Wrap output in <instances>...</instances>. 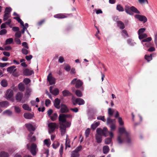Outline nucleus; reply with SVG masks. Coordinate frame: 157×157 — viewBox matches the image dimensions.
I'll list each match as a JSON object with an SVG mask.
<instances>
[{"label":"nucleus","instance_id":"34","mask_svg":"<svg viewBox=\"0 0 157 157\" xmlns=\"http://www.w3.org/2000/svg\"><path fill=\"white\" fill-rule=\"evenodd\" d=\"M59 143L58 141H55L52 144L53 147L56 149L57 148L59 145Z\"/></svg>","mask_w":157,"mask_h":157},{"label":"nucleus","instance_id":"13","mask_svg":"<svg viewBox=\"0 0 157 157\" xmlns=\"http://www.w3.org/2000/svg\"><path fill=\"white\" fill-rule=\"evenodd\" d=\"M59 123H64L66 122V119L65 118L64 114H60L59 117Z\"/></svg>","mask_w":157,"mask_h":157},{"label":"nucleus","instance_id":"2","mask_svg":"<svg viewBox=\"0 0 157 157\" xmlns=\"http://www.w3.org/2000/svg\"><path fill=\"white\" fill-rule=\"evenodd\" d=\"M125 11L127 13L132 15L133 14V12L136 13H140V12L133 6L130 7L128 6H126L125 7Z\"/></svg>","mask_w":157,"mask_h":157},{"label":"nucleus","instance_id":"48","mask_svg":"<svg viewBox=\"0 0 157 157\" xmlns=\"http://www.w3.org/2000/svg\"><path fill=\"white\" fill-rule=\"evenodd\" d=\"M152 40V38L151 37H148L143 39L142 40V42H149L150 41Z\"/></svg>","mask_w":157,"mask_h":157},{"label":"nucleus","instance_id":"29","mask_svg":"<svg viewBox=\"0 0 157 157\" xmlns=\"http://www.w3.org/2000/svg\"><path fill=\"white\" fill-rule=\"evenodd\" d=\"M99 122H97L91 125V128L93 130H94L99 125Z\"/></svg>","mask_w":157,"mask_h":157},{"label":"nucleus","instance_id":"33","mask_svg":"<svg viewBox=\"0 0 157 157\" xmlns=\"http://www.w3.org/2000/svg\"><path fill=\"white\" fill-rule=\"evenodd\" d=\"M57 116H58L57 114V113H54L53 114V115L52 116H51L50 117L51 120L52 121H54L55 120H56V119H57Z\"/></svg>","mask_w":157,"mask_h":157},{"label":"nucleus","instance_id":"24","mask_svg":"<svg viewBox=\"0 0 157 157\" xmlns=\"http://www.w3.org/2000/svg\"><path fill=\"white\" fill-rule=\"evenodd\" d=\"M63 96L64 97L70 96L72 94L68 90H64L62 92Z\"/></svg>","mask_w":157,"mask_h":157},{"label":"nucleus","instance_id":"52","mask_svg":"<svg viewBox=\"0 0 157 157\" xmlns=\"http://www.w3.org/2000/svg\"><path fill=\"white\" fill-rule=\"evenodd\" d=\"M113 111L111 108H109L108 109V114L110 116H111L113 115Z\"/></svg>","mask_w":157,"mask_h":157},{"label":"nucleus","instance_id":"40","mask_svg":"<svg viewBox=\"0 0 157 157\" xmlns=\"http://www.w3.org/2000/svg\"><path fill=\"white\" fill-rule=\"evenodd\" d=\"M145 58L148 62H149L152 59V55L150 54V55H145Z\"/></svg>","mask_w":157,"mask_h":157},{"label":"nucleus","instance_id":"61","mask_svg":"<svg viewBox=\"0 0 157 157\" xmlns=\"http://www.w3.org/2000/svg\"><path fill=\"white\" fill-rule=\"evenodd\" d=\"M64 69L67 71H69L70 70L71 68L69 65H66L64 67Z\"/></svg>","mask_w":157,"mask_h":157},{"label":"nucleus","instance_id":"16","mask_svg":"<svg viewBox=\"0 0 157 157\" xmlns=\"http://www.w3.org/2000/svg\"><path fill=\"white\" fill-rule=\"evenodd\" d=\"M9 105V102L6 101L0 102V107L1 108H6Z\"/></svg>","mask_w":157,"mask_h":157},{"label":"nucleus","instance_id":"36","mask_svg":"<svg viewBox=\"0 0 157 157\" xmlns=\"http://www.w3.org/2000/svg\"><path fill=\"white\" fill-rule=\"evenodd\" d=\"M1 84L4 87L7 86L8 85L7 81L5 79H3L1 81Z\"/></svg>","mask_w":157,"mask_h":157},{"label":"nucleus","instance_id":"37","mask_svg":"<svg viewBox=\"0 0 157 157\" xmlns=\"http://www.w3.org/2000/svg\"><path fill=\"white\" fill-rule=\"evenodd\" d=\"M147 35L146 33H143L139 35V38L140 40H142L147 38Z\"/></svg>","mask_w":157,"mask_h":157},{"label":"nucleus","instance_id":"44","mask_svg":"<svg viewBox=\"0 0 157 157\" xmlns=\"http://www.w3.org/2000/svg\"><path fill=\"white\" fill-rule=\"evenodd\" d=\"M10 16V14H8V13H5L4 14L3 16V20L4 21H6L7 20L8 18H9Z\"/></svg>","mask_w":157,"mask_h":157},{"label":"nucleus","instance_id":"55","mask_svg":"<svg viewBox=\"0 0 157 157\" xmlns=\"http://www.w3.org/2000/svg\"><path fill=\"white\" fill-rule=\"evenodd\" d=\"M3 113L7 114L8 115H11L12 114V112L11 111L9 110H7L3 112Z\"/></svg>","mask_w":157,"mask_h":157},{"label":"nucleus","instance_id":"38","mask_svg":"<svg viewBox=\"0 0 157 157\" xmlns=\"http://www.w3.org/2000/svg\"><path fill=\"white\" fill-rule=\"evenodd\" d=\"M75 94L78 97H81L82 96V92L79 90H77L75 91Z\"/></svg>","mask_w":157,"mask_h":157},{"label":"nucleus","instance_id":"12","mask_svg":"<svg viewBox=\"0 0 157 157\" xmlns=\"http://www.w3.org/2000/svg\"><path fill=\"white\" fill-rule=\"evenodd\" d=\"M34 73V71L32 70H30L28 69H25L23 72L24 75L26 76L31 75Z\"/></svg>","mask_w":157,"mask_h":157},{"label":"nucleus","instance_id":"53","mask_svg":"<svg viewBox=\"0 0 157 157\" xmlns=\"http://www.w3.org/2000/svg\"><path fill=\"white\" fill-rule=\"evenodd\" d=\"M30 80L28 78H25L23 80V82L25 85L28 84L30 82Z\"/></svg>","mask_w":157,"mask_h":157},{"label":"nucleus","instance_id":"27","mask_svg":"<svg viewBox=\"0 0 157 157\" xmlns=\"http://www.w3.org/2000/svg\"><path fill=\"white\" fill-rule=\"evenodd\" d=\"M18 88L20 91H23L25 89V85L22 83H20L18 85Z\"/></svg>","mask_w":157,"mask_h":157},{"label":"nucleus","instance_id":"60","mask_svg":"<svg viewBox=\"0 0 157 157\" xmlns=\"http://www.w3.org/2000/svg\"><path fill=\"white\" fill-rule=\"evenodd\" d=\"M51 101L49 99H47L45 100V104L46 106L48 107L51 104Z\"/></svg>","mask_w":157,"mask_h":157},{"label":"nucleus","instance_id":"5","mask_svg":"<svg viewBox=\"0 0 157 157\" xmlns=\"http://www.w3.org/2000/svg\"><path fill=\"white\" fill-rule=\"evenodd\" d=\"M49 128V133H51L53 132L56 128H58V126L55 122H51L48 124Z\"/></svg>","mask_w":157,"mask_h":157},{"label":"nucleus","instance_id":"62","mask_svg":"<svg viewBox=\"0 0 157 157\" xmlns=\"http://www.w3.org/2000/svg\"><path fill=\"white\" fill-rule=\"evenodd\" d=\"M116 126L115 124H111L110 126V128H111V130L112 131H114L116 129Z\"/></svg>","mask_w":157,"mask_h":157},{"label":"nucleus","instance_id":"35","mask_svg":"<svg viewBox=\"0 0 157 157\" xmlns=\"http://www.w3.org/2000/svg\"><path fill=\"white\" fill-rule=\"evenodd\" d=\"M116 9L119 12H123L124 11L123 7L120 4L117 5Z\"/></svg>","mask_w":157,"mask_h":157},{"label":"nucleus","instance_id":"28","mask_svg":"<svg viewBox=\"0 0 157 157\" xmlns=\"http://www.w3.org/2000/svg\"><path fill=\"white\" fill-rule=\"evenodd\" d=\"M22 108L25 110H26L29 111L31 110V109L29 107V106L27 104H24L22 106Z\"/></svg>","mask_w":157,"mask_h":157},{"label":"nucleus","instance_id":"4","mask_svg":"<svg viewBox=\"0 0 157 157\" xmlns=\"http://www.w3.org/2000/svg\"><path fill=\"white\" fill-rule=\"evenodd\" d=\"M72 103L74 105H75L77 104L81 105L85 104V101L82 98H78L75 99L72 98Z\"/></svg>","mask_w":157,"mask_h":157},{"label":"nucleus","instance_id":"43","mask_svg":"<svg viewBox=\"0 0 157 157\" xmlns=\"http://www.w3.org/2000/svg\"><path fill=\"white\" fill-rule=\"evenodd\" d=\"M146 29L145 28H140L139 29L138 32V35L143 34V33L145 32Z\"/></svg>","mask_w":157,"mask_h":157},{"label":"nucleus","instance_id":"39","mask_svg":"<svg viewBox=\"0 0 157 157\" xmlns=\"http://www.w3.org/2000/svg\"><path fill=\"white\" fill-rule=\"evenodd\" d=\"M44 143L48 147H49L51 144V142L49 139H46L44 140Z\"/></svg>","mask_w":157,"mask_h":157},{"label":"nucleus","instance_id":"58","mask_svg":"<svg viewBox=\"0 0 157 157\" xmlns=\"http://www.w3.org/2000/svg\"><path fill=\"white\" fill-rule=\"evenodd\" d=\"M7 33V30L6 29H2L0 31V35L5 34Z\"/></svg>","mask_w":157,"mask_h":157},{"label":"nucleus","instance_id":"20","mask_svg":"<svg viewBox=\"0 0 157 157\" xmlns=\"http://www.w3.org/2000/svg\"><path fill=\"white\" fill-rule=\"evenodd\" d=\"M31 92L32 90L30 88L28 87L26 89L25 95L27 98H28L30 96Z\"/></svg>","mask_w":157,"mask_h":157},{"label":"nucleus","instance_id":"47","mask_svg":"<svg viewBox=\"0 0 157 157\" xmlns=\"http://www.w3.org/2000/svg\"><path fill=\"white\" fill-rule=\"evenodd\" d=\"M115 120V119H112L110 117H108L107 119V123L108 124H113V123Z\"/></svg>","mask_w":157,"mask_h":157},{"label":"nucleus","instance_id":"50","mask_svg":"<svg viewBox=\"0 0 157 157\" xmlns=\"http://www.w3.org/2000/svg\"><path fill=\"white\" fill-rule=\"evenodd\" d=\"M63 145L62 144H61L60 145V147L59 151L60 155L61 156H62L63 154Z\"/></svg>","mask_w":157,"mask_h":157},{"label":"nucleus","instance_id":"41","mask_svg":"<svg viewBox=\"0 0 157 157\" xmlns=\"http://www.w3.org/2000/svg\"><path fill=\"white\" fill-rule=\"evenodd\" d=\"M13 41V40L12 38H10L7 39L6 40V44H11Z\"/></svg>","mask_w":157,"mask_h":157},{"label":"nucleus","instance_id":"22","mask_svg":"<svg viewBox=\"0 0 157 157\" xmlns=\"http://www.w3.org/2000/svg\"><path fill=\"white\" fill-rule=\"evenodd\" d=\"M24 117L27 119H31L33 117V115L30 113H25L23 115Z\"/></svg>","mask_w":157,"mask_h":157},{"label":"nucleus","instance_id":"54","mask_svg":"<svg viewBox=\"0 0 157 157\" xmlns=\"http://www.w3.org/2000/svg\"><path fill=\"white\" fill-rule=\"evenodd\" d=\"M22 53L25 55L28 54L29 53L28 51L25 48H22L21 50Z\"/></svg>","mask_w":157,"mask_h":157},{"label":"nucleus","instance_id":"46","mask_svg":"<svg viewBox=\"0 0 157 157\" xmlns=\"http://www.w3.org/2000/svg\"><path fill=\"white\" fill-rule=\"evenodd\" d=\"M112 140L111 138H107L105 140V144H108L110 143L112 141Z\"/></svg>","mask_w":157,"mask_h":157},{"label":"nucleus","instance_id":"64","mask_svg":"<svg viewBox=\"0 0 157 157\" xmlns=\"http://www.w3.org/2000/svg\"><path fill=\"white\" fill-rule=\"evenodd\" d=\"M53 111L51 109H49L48 111L47 114L49 117H50V116H51L52 113H53Z\"/></svg>","mask_w":157,"mask_h":157},{"label":"nucleus","instance_id":"51","mask_svg":"<svg viewBox=\"0 0 157 157\" xmlns=\"http://www.w3.org/2000/svg\"><path fill=\"white\" fill-rule=\"evenodd\" d=\"M97 119L98 120H101L104 122L105 121V119L104 116H99L97 117Z\"/></svg>","mask_w":157,"mask_h":157},{"label":"nucleus","instance_id":"31","mask_svg":"<svg viewBox=\"0 0 157 157\" xmlns=\"http://www.w3.org/2000/svg\"><path fill=\"white\" fill-rule=\"evenodd\" d=\"M80 154L78 152H76L74 151L71 152V157H79Z\"/></svg>","mask_w":157,"mask_h":157},{"label":"nucleus","instance_id":"3","mask_svg":"<svg viewBox=\"0 0 157 157\" xmlns=\"http://www.w3.org/2000/svg\"><path fill=\"white\" fill-rule=\"evenodd\" d=\"M96 132L97 134L100 135L101 136L102 135L106 137L107 136V133L108 132V131L107 128L105 127L103 129L100 128H98L96 130Z\"/></svg>","mask_w":157,"mask_h":157},{"label":"nucleus","instance_id":"9","mask_svg":"<svg viewBox=\"0 0 157 157\" xmlns=\"http://www.w3.org/2000/svg\"><path fill=\"white\" fill-rule=\"evenodd\" d=\"M61 107L60 110V112L62 113H67L69 112L67 106L65 104H61Z\"/></svg>","mask_w":157,"mask_h":157},{"label":"nucleus","instance_id":"19","mask_svg":"<svg viewBox=\"0 0 157 157\" xmlns=\"http://www.w3.org/2000/svg\"><path fill=\"white\" fill-rule=\"evenodd\" d=\"M16 66H13L7 68V71L9 72L10 73H14L15 72L16 70V69H15Z\"/></svg>","mask_w":157,"mask_h":157},{"label":"nucleus","instance_id":"49","mask_svg":"<svg viewBox=\"0 0 157 157\" xmlns=\"http://www.w3.org/2000/svg\"><path fill=\"white\" fill-rule=\"evenodd\" d=\"M82 148V146L80 145L77 147H76L75 149V150L73 151H75L76 152H78L80 151Z\"/></svg>","mask_w":157,"mask_h":157},{"label":"nucleus","instance_id":"11","mask_svg":"<svg viewBox=\"0 0 157 157\" xmlns=\"http://www.w3.org/2000/svg\"><path fill=\"white\" fill-rule=\"evenodd\" d=\"M13 91L11 89H8L7 90L6 93V98L7 99L11 98L13 96Z\"/></svg>","mask_w":157,"mask_h":157},{"label":"nucleus","instance_id":"1","mask_svg":"<svg viewBox=\"0 0 157 157\" xmlns=\"http://www.w3.org/2000/svg\"><path fill=\"white\" fill-rule=\"evenodd\" d=\"M119 135L117 137V141L118 143L121 144L125 141L128 144L131 142V140L130 138V133L127 132L124 127H120L118 129Z\"/></svg>","mask_w":157,"mask_h":157},{"label":"nucleus","instance_id":"7","mask_svg":"<svg viewBox=\"0 0 157 157\" xmlns=\"http://www.w3.org/2000/svg\"><path fill=\"white\" fill-rule=\"evenodd\" d=\"M30 149V151L32 154L33 156L35 155L38 150L36 145L35 143H32L31 145Z\"/></svg>","mask_w":157,"mask_h":157},{"label":"nucleus","instance_id":"32","mask_svg":"<svg viewBox=\"0 0 157 157\" xmlns=\"http://www.w3.org/2000/svg\"><path fill=\"white\" fill-rule=\"evenodd\" d=\"M70 139L68 138V136L67 135V138L66 140V148L67 147H71L70 145Z\"/></svg>","mask_w":157,"mask_h":157},{"label":"nucleus","instance_id":"45","mask_svg":"<svg viewBox=\"0 0 157 157\" xmlns=\"http://www.w3.org/2000/svg\"><path fill=\"white\" fill-rule=\"evenodd\" d=\"M11 10L12 9L10 7H7L5 9L4 13L10 14V12H11Z\"/></svg>","mask_w":157,"mask_h":157},{"label":"nucleus","instance_id":"63","mask_svg":"<svg viewBox=\"0 0 157 157\" xmlns=\"http://www.w3.org/2000/svg\"><path fill=\"white\" fill-rule=\"evenodd\" d=\"M14 109L15 112L17 113H19L21 111L20 109L16 106H14Z\"/></svg>","mask_w":157,"mask_h":157},{"label":"nucleus","instance_id":"42","mask_svg":"<svg viewBox=\"0 0 157 157\" xmlns=\"http://www.w3.org/2000/svg\"><path fill=\"white\" fill-rule=\"evenodd\" d=\"M64 123H59L60 125L59 128L60 129H66V126L64 124Z\"/></svg>","mask_w":157,"mask_h":157},{"label":"nucleus","instance_id":"17","mask_svg":"<svg viewBox=\"0 0 157 157\" xmlns=\"http://www.w3.org/2000/svg\"><path fill=\"white\" fill-rule=\"evenodd\" d=\"M54 17L57 18L62 19L66 18L67 17V16L64 14L59 13L54 15Z\"/></svg>","mask_w":157,"mask_h":157},{"label":"nucleus","instance_id":"8","mask_svg":"<svg viewBox=\"0 0 157 157\" xmlns=\"http://www.w3.org/2000/svg\"><path fill=\"white\" fill-rule=\"evenodd\" d=\"M47 80L50 85H52L55 83V79L52 76L51 73H50L47 76Z\"/></svg>","mask_w":157,"mask_h":157},{"label":"nucleus","instance_id":"18","mask_svg":"<svg viewBox=\"0 0 157 157\" xmlns=\"http://www.w3.org/2000/svg\"><path fill=\"white\" fill-rule=\"evenodd\" d=\"M52 87L50 86V91L51 93L54 95H57L59 93V90L57 88H55L53 90H52Z\"/></svg>","mask_w":157,"mask_h":157},{"label":"nucleus","instance_id":"26","mask_svg":"<svg viewBox=\"0 0 157 157\" xmlns=\"http://www.w3.org/2000/svg\"><path fill=\"white\" fill-rule=\"evenodd\" d=\"M96 139L98 143H100L102 141V136L99 134H97L96 135Z\"/></svg>","mask_w":157,"mask_h":157},{"label":"nucleus","instance_id":"21","mask_svg":"<svg viewBox=\"0 0 157 157\" xmlns=\"http://www.w3.org/2000/svg\"><path fill=\"white\" fill-rule=\"evenodd\" d=\"M117 26L121 29H124L125 28L124 23L121 21H118L117 22Z\"/></svg>","mask_w":157,"mask_h":157},{"label":"nucleus","instance_id":"15","mask_svg":"<svg viewBox=\"0 0 157 157\" xmlns=\"http://www.w3.org/2000/svg\"><path fill=\"white\" fill-rule=\"evenodd\" d=\"M60 103V100L58 98L55 99L54 102V106L55 108L57 109H59L60 108L59 105Z\"/></svg>","mask_w":157,"mask_h":157},{"label":"nucleus","instance_id":"30","mask_svg":"<svg viewBox=\"0 0 157 157\" xmlns=\"http://www.w3.org/2000/svg\"><path fill=\"white\" fill-rule=\"evenodd\" d=\"M8 153L5 151H2L0 153V157H9Z\"/></svg>","mask_w":157,"mask_h":157},{"label":"nucleus","instance_id":"6","mask_svg":"<svg viewBox=\"0 0 157 157\" xmlns=\"http://www.w3.org/2000/svg\"><path fill=\"white\" fill-rule=\"evenodd\" d=\"M134 17L140 21L142 22L143 23H145L147 21V18L145 16L136 14L134 15Z\"/></svg>","mask_w":157,"mask_h":157},{"label":"nucleus","instance_id":"59","mask_svg":"<svg viewBox=\"0 0 157 157\" xmlns=\"http://www.w3.org/2000/svg\"><path fill=\"white\" fill-rule=\"evenodd\" d=\"M21 32L19 31L17 32L15 34V37L17 38H20L21 37Z\"/></svg>","mask_w":157,"mask_h":157},{"label":"nucleus","instance_id":"56","mask_svg":"<svg viewBox=\"0 0 157 157\" xmlns=\"http://www.w3.org/2000/svg\"><path fill=\"white\" fill-rule=\"evenodd\" d=\"M90 131V129L89 128H88L86 130L85 132V135L86 137H87L89 136Z\"/></svg>","mask_w":157,"mask_h":157},{"label":"nucleus","instance_id":"57","mask_svg":"<svg viewBox=\"0 0 157 157\" xmlns=\"http://www.w3.org/2000/svg\"><path fill=\"white\" fill-rule=\"evenodd\" d=\"M118 121L119 124L122 125L124 124V122L123 121L122 118L121 117H119L118 118Z\"/></svg>","mask_w":157,"mask_h":157},{"label":"nucleus","instance_id":"14","mask_svg":"<svg viewBox=\"0 0 157 157\" xmlns=\"http://www.w3.org/2000/svg\"><path fill=\"white\" fill-rule=\"evenodd\" d=\"M26 127L27 129L29 131H34L35 130V128L31 124L27 123L25 124Z\"/></svg>","mask_w":157,"mask_h":157},{"label":"nucleus","instance_id":"25","mask_svg":"<svg viewBox=\"0 0 157 157\" xmlns=\"http://www.w3.org/2000/svg\"><path fill=\"white\" fill-rule=\"evenodd\" d=\"M109 151V148L108 146L105 145L103 148V152L105 154H107Z\"/></svg>","mask_w":157,"mask_h":157},{"label":"nucleus","instance_id":"10","mask_svg":"<svg viewBox=\"0 0 157 157\" xmlns=\"http://www.w3.org/2000/svg\"><path fill=\"white\" fill-rule=\"evenodd\" d=\"M23 97V94L21 92H18L15 96L16 100L17 102L21 101V100Z\"/></svg>","mask_w":157,"mask_h":157},{"label":"nucleus","instance_id":"23","mask_svg":"<svg viewBox=\"0 0 157 157\" xmlns=\"http://www.w3.org/2000/svg\"><path fill=\"white\" fill-rule=\"evenodd\" d=\"M82 82L80 79L77 80L75 86L76 88L78 89L80 88L82 85Z\"/></svg>","mask_w":157,"mask_h":157}]
</instances>
